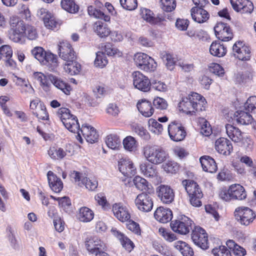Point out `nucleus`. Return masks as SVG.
Segmentation results:
<instances>
[{
    "label": "nucleus",
    "instance_id": "nucleus-1",
    "mask_svg": "<svg viewBox=\"0 0 256 256\" xmlns=\"http://www.w3.org/2000/svg\"><path fill=\"white\" fill-rule=\"evenodd\" d=\"M206 104L203 96L198 93L192 92L188 97L182 98L178 104V108L180 110L192 115L196 112L204 110Z\"/></svg>",
    "mask_w": 256,
    "mask_h": 256
},
{
    "label": "nucleus",
    "instance_id": "nucleus-2",
    "mask_svg": "<svg viewBox=\"0 0 256 256\" xmlns=\"http://www.w3.org/2000/svg\"><path fill=\"white\" fill-rule=\"evenodd\" d=\"M142 153L145 158L150 162L158 164L165 161L168 154L160 146L147 144L144 146Z\"/></svg>",
    "mask_w": 256,
    "mask_h": 256
},
{
    "label": "nucleus",
    "instance_id": "nucleus-3",
    "mask_svg": "<svg viewBox=\"0 0 256 256\" xmlns=\"http://www.w3.org/2000/svg\"><path fill=\"white\" fill-rule=\"evenodd\" d=\"M185 190L190 196L191 204L194 206H200L202 205L200 200L202 197V193L196 182L192 180H186L182 182Z\"/></svg>",
    "mask_w": 256,
    "mask_h": 256
},
{
    "label": "nucleus",
    "instance_id": "nucleus-4",
    "mask_svg": "<svg viewBox=\"0 0 256 256\" xmlns=\"http://www.w3.org/2000/svg\"><path fill=\"white\" fill-rule=\"evenodd\" d=\"M134 62L136 66L146 72H154L156 68L157 64L154 60L142 52H138L134 55Z\"/></svg>",
    "mask_w": 256,
    "mask_h": 256
},
{
    "label": "nucleus",
    "instance_id": "nucleus-5",
    "mask_svg": "<svg viewBox=\"0 0 256 256\" xmlns=\"http://www.w3.org/2000/svg\"><path fill=\"white\" fill-rule=\"evenodd\" d=\"M234 216L240 224L248 226L254 222L256 218V214L249 208L238 207L235 210Z\"/></svg>",
    "mask_w": 256,
    "mask_h": 256
},
{
    "label": "nucleus",
    "instance_id": "nucleus-6",
    "mask_svg": "<svg viewBox=\"0 0 256 256\" xmlns=\"http://www.w3.org/2000/svg\"><path fill=\"white\" fill-rule=\"evenodd\" d=\"M193 222L185 216H180L178 220L170 222V227L173 231L181 234H186L192 229Z\"/></svg>",
    "mask_w": 256,
    "mask_h": 256
},
{
    "label": "nucleus",
    "instance_id": "nucleus-7",
    "mask_svg": "<svg viewBox=\"0 0 256 256\" xmlns=\"http://www.w3.org/2000/svg\"><path fill=\"white\" fill-rule=\"evenodd\" d=\"M70 178L79 186H85L86 188L90 190H95L98 185L97 180L94 178H88L84 176L82 174L76 171H73L70 174Z\"/></svg>",
    "mask_w": 256,
    "mask_h": 256
},
{
    "label": "nucleus",
    "instance_id": "nucleus-8",
    "mask_svg": "<svg viewBox=\"0 0 256 256\" xmlns=\"http://www.w3.org/2000/svg\"><path fill=\"white\" fill-rule=\"evenodd\" d=\"M133 84L134 86L144 92H148L151 88V82L148 78L139 71L132 73Z\"/></svg>",
    "mask_w": 256,
    "mask_h": 256
},
{
    "label": "nucleus",
    "instance_id": "nucleus-9",
    "mask_svg": "<svg viewBox=\"0 0 256 256\" xmlns=\"http://www.w3.org/2000/svg\"><path fill=\"white\" fill-rule=\"evenodd\" d=\"M192 239L196 245L202 249L206 250L208 248L207 234L202 228H194L192 231Z\"/></svg>",
    "mask_w": 256,
    "mask_h": 256
},
{
    "label": "nucleus",
    "instance_id": "nucleus-10",
    "mask_svg": "<svg viewBox=\"0 0 256 256\" xmlns=\"http://www.w3.org/2000/svg\"><path fill=\"white\" fill-rule=\"evenodd\" d=\"M137 208L142 212H150L153 207V202L150 194L142 192L138 194L134 200Z\"/></svg>",
    "mask_w": 256,
    "mask_h": 256
},
{
    "label": "nucleus",
    "instance_id": "nucleus-11",
    "mask_svg": "<svg viewBox=\"0 0 256 256\" xmlns=\"http://www.w3.org/2000/svg\"><path fill=\"white\" fill-rule=\"evenodd\" d=\"M168 132L170 139L175 142L183 140L186 136L184 128L176 122H172L168 125Z\"/></svg>",
    "mask_w": 256,
    "mask_h": 256
},
{
    "label": "nucleus",
    "instance_id": "nucleus-12",
    "mask_svg": "<svg viewBox=\"0 0 256 256\" xmlns=\"http://www.w3.org/2000/svg\"><path fill=\"white\" fill-rule=\"evenodd\" d=\"M58 55L64 60L72 62L76 58V52L72 46L67 42H60L58 46Z\"/></svg>",
    "mask_w": 256,
    "mask_h": 256
},
{
    "label": "nucleus",
    "instance_id": "nucleus-13",
    "mask_svg": "<svg viewBox=\"0 0 256 256\" xmlns=\"http://www.w3.org/2000/svg\"><path fill=\"white\" fill-rule=\"evenodd\" d=\"M85 246L90 254L98 253L104 248V244L96 236L88 237L85 240Z\"/></svg>",
    "mask_w": 256,
    "mask_h": 256
},
{
    "label": "nucleus",
    "instance_id": "nucleus-14",
    "mask_svg": "<svg viewBox=\"0 0 256 256\" xmlns=\"http://www.w3.org/2000/svg\"><path fill=\"white\" fill-rule=\"evenodd\" d=\"M217 38L222 41H228L232 38V33L230 26L224 22L218 23L214 28Z\"/></svg>",
    "mask_w": 256,
    "mask_h": 256
},
{
    "label": "nucleus",
    "instance_id": "nucleus-15",
    "mask_svg": "<svg viewBox=\"0 0 256 256\" xmlns=\"http://www.w3.org/2000/svg\"><path fill=\"white\" fill-rule=\"evenodd\" d=\"M234 56L240 60L246 61L250 60V50L249 46H246L242 42H237L232 47Z\"/></svg>",
    "mask_w": 256,
    "mask_h": 256
},
{
    "label": "nucleus",
    "instance_id": "nucleus-16",
    "mask_svg": "<svg viewBox=\"0 0 256 256\" xmlns=\"http://www.w3.org/2000/svg\"><path fill=\"white\" fill-rule=\"evenodd\" d=\"M158 196L164 204H170L174 200V194L173 190L168 186L161 184L156 189Z\"/></svg>",
    "mask_w": 256,
    "mask_h": 256
},
{
    "label": "nucleus",
    "instance_id": "nucleus-17",
    "mask_svg": "<svg viewBox=\"0 0 256 256\" xmlns=\"http://www.w3.org/2000/svg\"><path fill=\"white\" fill-rule=\"evenodd\" d=\"M38 16L42 19L45 26L49 29L54 30L59 26V23L56 20L55 18L46 9L40 8L38 12Z\"/></svg>",
    "mask_w": 256,
    "mask_h": 256
},
{
    "label": "nucleus",
    "instance_id": "nucleus-18",
    "mask_svg": "<svg viewBox=\"0 0 256 256\" xmlns=\"http://www.w3.org/2000/svg\"><path fill=\"white\" fill-rule=\"evenodd\" d=\"M112 210L114 216L122 222H127L130 218L128 209L121 203L113 204Z\"/></svg>",
    "mask_w": 256,
    "mask_h": 256
},
{
    "label": "nucleus",
    "instance_id": "nucleus-19",
    "mask_svg": "<svg viewBox=\"0 0 256 256\" xmlns=\"http://www.w3.org/2000/svg\"><path fill=\"white\" fill-rule=\"evenodd\" d=\"M80 134L83 135L88 142L91 144L96 142L98 138V134L96 130L86 124L82 125L81 128H80ZM80 138V142H82V140L81 138Z\"/></svg>",
    "mask_w": 256,
    "mask_h": 256
},
{
    "label": "nucleus",
    "instance_id": "nucleus-20",
    "mask_svg": "<svg viewBox=\"0 0 256 256\" xmlns=\"http://www.w3.org/2000/svg\"><path fill=\"white\" fill-rule=\"evenodd\" d=\"M230 3L234 10L242 14H251L254 10L253 4L248 0H230Z\"/></svg>",
    "mask_w": 256,
    "mask_h": 256
},
{
    "label": "nucleus",
    "instance_id": "nucleus-21",
    "mask_svg": "<svg viewBox=\"0 0 256 256\" xmlns=\"http://www.w3.org/2000/svg\"><path fill=\"white\" fill-rule=\"evenodd\" d=\"M215 148L218 153L228 156L232 151V142L227 138H220L215 142Z\"/></svg>",
    "mask_w": 256,
    "mask_h": 256
},
{
    "label": "nucleus",
    "instance_id": "nucleus-22",
    "mask_svg": "<svg viewBox=\"0 0 256 256\" xmlns=\"http://www.w3.org/2000/svg\"><path fill=\"white\" fill-rule=\"evenodd\" d=\"M120 171L126 176L131 177L136 172V167L129 159L122 160L118 162Z\"/></svg>",
    "mask_w": 256,
    "mask_h": 256
},
{
    "label": "nucleus",
    "instance_id": "nucleus-23",
    "mask_svg": "<svg viewBox=\"0 0 256 256\" xmlns=\"http://www.w3.org/2000/svg\"><path fill=\"white\" fill-rule=\"evenodd\" d=\"M190 14L192 20L200 24L206 22L210 17L208 12L201 6L193 7Z\"/></svg>",
    "mask_w": 256,
    "mask_h": 256
},
{
    "label": "nucleus",
    "instance_id": "nucleus-24",
    "mask_svg": "<svg viewBox=\"0 0 256 256\" xmlns=\"http://www.w3.org/2000/svg\"><path fill=\"white\" fill-rule=\"evenodd\" d=\"M155 218L162 223H167L171 220L172 216V210L168 208L160 206L156 210L154 214Z\"/></svg>",
    "mask_w": 256,
    "mask_h": 256
},
{
    "label": "nucleus",
    "instance_id": "nucleus-25",
    "mask_svg": "<svg viewBox=\"0 0 256 256\" xmlns=\"http://www.w3.org/2000/svg\"><path fill=\"white\" fill-rule=\"evenodd\" d=\"M200 161L202 170L210 173L215 172L217 169V165L214 158L208 156H204L200 158Z\"/></svg>",
    "mask_w": 256,
    "mask_h": 256
},
{
    "label": "nucleus",
    "instance_id": "nucleus-26",
    "mask_svg": "<svg viewBox=\"0 0 256 256\" xmlns=\"http://www.w3.org/2000/svg\"><path fill=\"white\" fill-rule=\"evenodd\" d=\"M50 186L55 192H60L63 188V183L52 172L48 171L47 174Z\"/></svg>",
    "mask_w": 256,
    "mask_h": 256
},
{
    "label": "nucleus",
    "instance_id": "nucleus-27",
    "mask_svg": "<svg viewBox=\"0 0 256 256\" xmlns=\"http://www.w3.org/2000/svg\"><path fill=\"white\" fill-rule=\"evenodd\" d=\"M230 192L232 200H243L246 197L244 188L239 184L230 186Z\"/></svg>",
    "mask_w": 256,
    "mask_h": 256
},
{
    "label": "nucleus",
    "instance_id": "nucleus-28",
    "mask_svg": "<svg viewBox=\"0 0 256 256\" xmlns=\"http://www.w3.org/2000/svg\"><path fill=\"white\" fill-rule=\"evenodd\" d=\"M112 234L120 240L122 246L128 252H130L134 248V244L128 238L125 236L121 232L116 228L111 230Z\"/></svg>",
    "mask_w": 256,
    "mask_h": 256
},
{
    "label": "nucleus",
    "instance_id": "nucleus-29",
    "mask_svg": "<svg viewBox=\"0 0 256 256\" xmlns=\"http://www.w3.org/2000/svg\"><path fill=\"white\" fill-rule=\"evenodd\" d=\"M50 82L58 89L66 95H70L72 90L71 86L64 81L54 76H50L49 78Z\"/></svg>",
    "mask_w": 256,
    "mask_h": 256
},
{
    "label": "nucleus",
    "instance_id": "nucleus-30",
    "mask_svg": "<svg viewBox=\"0 0 256 256\" xmlns=\"http://www.w3.org/2000/svg\"><path fill=\"white\" fill-rule=\"evenodd\" d=\"M225 128L228 136L234 142H238L242 140V132L240 130L230 124H226Z\"/></svg>",
    "mask_w": 256,
    "mask_h": 256
},
{
    "label": "nucleus",
    "instance_id": "nucleus-31",
    "mask_svg": "<svg viewBox=\"0 0 256 256\" xmlns=\"http://www.w3.org/2000/svg\"><path fill=\"white\" fill-rule=\"evenodd\" d=\"M42 64L46 66L50 71H56L58 66L57 56L50 52H46Z\"/></svg>",
    "mask_w": 256,
    "mask_h": 256
},
{
    "label": "nucleus",
    "instance_id": "nucleus-32",
    "mask_svg": "<svg viewBox=\"0 0 256 256\" xmlns=\"http://www.w3.org/2000/svg\"><path fill=\"white\" fill-rule=\"evenodd\" d=\"M234 118L237 122L242 125H248L251 124L253 118L248 111L238 110L234 114Z\"/></svg>",
    "mask_w": 256,
    "mask_h": 256
},
{
    "label": "nucleus",
    "instance_id": "nucleus-33",
    "mask_svg": "<svg viewBox=\"0 0 256 256\" xmlns=\"http://www.w3.org/2000/svg\"><path fill=\"white\" fill-rule=\"evenodd\" d=\"M138 111L144 116L150 117L154 113L151 102L146 100H142L137 104Z\"/></svg>",
    "mask_w": 256,
    "mask_h": 256
},
{
    "label": "nucleus",
    "instance_id": "nucleus-34",
    "mask_svg": "<svg viewBox=\"0 0 256 256\" xmlns=\"http://www.w3.org/2000/svg\"><path fill=\"white\" fill-rule=\"evenodd\" d=\"M140 11L142 16L144 20L152 24H158L164 20V18L162 17L154 16L152 12L148 9L143 8L141 9Z\"/></svg>",
    "mask_w": 256,
    "mask_h": 256
},
{
    "label": "nucleus",
    "instance_id": "nucleus-35",
    "mask_svg": "<svg viewBox=\"0 0 256 256\" xmlns=\"http://www.w3.org/2000/svg\"><path fill=\"white\" fill-rule=\"evenodd\" d=\"M66 128L70 132L78 134V136H80V126L78 120L74 115L70 117L63 124Z\"/></svg>",
    "mask_w": 256,
    "mask_h": 256
},
{
    "label": "nucleus",
    "instance_id": "nucleus-36",
    "mask_svg": "<svg viewBox=\"0 0 256 256\" xmlns=\"http://www.w3.org/2000/svg\"><path fill=\"white\" fill-rule=\"evenodd\" d=\"M94 217V213L90 208L83 206L80 208L78 218L80 221L84 222H90Z\"/></svg>",
    "mask_w": 256,
    "mask_h": 256
},
{
    "label": "nucleus",
    "instance_id": "nucleus-37",
    "mask_svg": "<svg viewBox=\"0 0 256 256\" xmlns=\"http://www.w3.org/2000/svg\"><path fill=\"white\" fill-rule=\"evenodd\" d=\"M210 54L214 56L222 57L226 52L224 46L219 42H212L210 48Z\"/></svg>",
    "mask_w": 256,
    "mask_h": 256
},
{
    "label": "nucleus",
    "instance_id": "nucleus-38",
    "mask_svg": "<svg viewBox=\"0 0 256 256\" xmlns=\"http://www.w3.org/2000/svg\"><path fill=\"white\" fill-rule=\"evenodd\" d=\"M34 76L35 79L40 82L43 90L46 92L48 91L50 85V78H49L50 76L53 75L51 74L46 75L40 72H36L34 73Z\"/></svg>",
    "mask_w": 256,
    "mask_h": 256
},
{
    "label": "nucleus",
    "instance_id": "nucleus-39",
    "mask_svg": "<svg viewBox=\"0 0 256 256\" xmlns=\"http://www.w3.org/2000/svg\"><path fill=\"white\" fill-rule=\"evenodd\" d=\"M94 30L100 38L108 36L110 34V30L107 25L101 21H97L94 23Z\"/></svg>",
    "mask_w": 256,
    "mask_h": 256
},
{
    "label": "nucleus",
    "instance_id": "nucleus-40",
    "mask_svg": "<svg viewBox=\"0 0 256 256\" xmlns=\"http://www.w3.org/2000/svg\"><path fill=\"white\" fill-rule=\"evenodd\" d=\"M174 246L183 256H192L194 255L192 248L184 242L178 241L174 243Z\"/></svg>",
    "mask_w": 256,
    "mask_h": 256
},
{
    "label": "nucleus",
    "instance_id": "nucleus-41",
    "mask_svg": "<svg viewBox=\"0 0 256 256\" xmlns=\"http://www.w3.org/2000/svg\"><path fill=\"white\" fill-rule=\"evenodd\" d=\"M80 64L74 60L67 62L64 66V71L72 76L78 74L80 72Z\"/></svg>",
    "mask_w": 256,
    "mask_h": 256
},
{
    "label": "nucleus",
    "instance_id": "nucleus-42",
    "mask_svg": "<svg viewBox=\"0 0 256 256\" xmlns=\"http://www.w3.org/2000/svg\"><path fill=\"white\" fill-rule=\"evenodd\" d=\"M160 56L165 62L167 68L170 70H172L176 62V60L173 56L166 52H160Z\"/></svg>",
    "mask_w": 256,
    "mask_h": 256
},
{
    "label": "nucleus",
    "instance_id": "nucleus-43",
    "mask_svg": "<svg viewBox=\"0 0 256 256\" xmlns=\"http://www.w3.org/2000/svg\"><path fill=\"white\" fill-rule=\"evenodd\" d=\"M88 14L95 18L104 20L105 22H109L110 20V16L108 15L104 14L100 10L96 8L93 6H89L88 8Z\"/></svg>",
    "mask_w": 256,
    "mask_h": 256
},
{
    "label": "nucleus",
    "instance_id": "nucleus-44",
    "mask_svg": "<svg viewBox=\"0 0 256 256\" xmlns=\"http://www.w3.org/2000/svg\"><path fill=\"white\" fill-rule=\"evenodd\" d=\"M107 146L112 150H117L120 146V140L116 135L110 134L106 140Z\"/></svg>",
    "mask_w": 256,
    "mask_h": 256
},
{
    "label": "nucleus",
    "instance_id": "nucleus-45",
    "mask_svg": "<svg viewBox=\"0 0 256 256\" xmlns=\"http://www.w3.org/2000/svg\"><path fill=\"white\" fill-rule=\"evenodd\" d=\"M61 6L63 9L70 13H76L78 10V6L72 0H62Z\"/></svg>",
    "mask_w": 256,
    "mask_h": 256
},
{
    "label": "nucleus",
    "instance_id": "nucleus-46",
    "mask_svg": "<svg viewBox=\"0 0 256 256\" xmlns=\"http://www.w3.org/2000/svg\"><path fill=\"white\" fill-rule=\"evenodd\" d=\"M140 170L146 177L154 178L156 176V172L154 168L146 163H142L140 165Z\"/></svg>",
    "mask_w": 256,
    "mask_h": 256
},
{
    "label": "nucleus",
    "instance_id": "nucleus-47",
    "mask_svg": "<svg viewBox=\"0 0 256 256\" xmlns=\"http://www.w3.org/2000/svg\"><path fill=\"white\" fill-rule=\"evenodd\" d=\"M48 154L52 158L59 160L64 158L66 155V152L62 148L52 147L48 150Z\"/></svg>",
    "mask_w": 256,
    "mask_h": 256
},
{
    "label": "nucleus",
    "instance_id": "nucleus-48",
    "mask_svg": "<svg viewBox=\"0 0 256 256\" xmlns=\"http://www.w3.org/2000/svg\"><path fill=\"white\" fill-rule=\"evenodd\" d=\"M24 30L20 28H12L9 32V38L15 42H20L24 36Z\"/></svg>",
    "mask_w": 256,
    "mask_h": 256
},
{
    "label": "nucleus",
    "instance_id": "nucleus-49",
    "mask_svg": "<svg viewBox=\"0 0 256 256\" xmlns=\"http://www.w3.org/2000/svg\"><path fill=\"white\" fill-rule=\"evenodd\" d=\"M32 114L38 120H47L48 119V114L46 107L43 103H40L38 109L36 111H33Z\"/></svg>",
    "mask_w": 256,
    "mask_h": 256
},
{
    "label": "nucleus",
    "instance_id": "nucleus-50",
    "mask_svg": "<svg viewBox=\"0 0 256 256\" xmlns=\"http://www.w3.org/2000/svg\"><path fill=\"white\" fill-rule=\"evenodd\" d=\"M108 63V60L104 52H98L96 53V58L94 64L96 67L103 68Z\"/></svg>",
    "mask_w": 256,
    "mask_h": 256
},
{
    "label": "nucleus",
    "instance_id": "nucleus-51",
    "mask_svg": "<svg viewBox=\"0 0 256 256\" xmlns=\"http://www.w3.org/2000/svg\"><path fill=\"white\" fill-rule=\"evenodd\" d=\"M123 145L126 150L132 152L136 149V142L132 136H128L123 140Z\"/></svg>",
    "mask_w": 256,
    "mask_h": 256
},
{
    "label": "nucleus",
    "instance_id": "nucleus-52",
    "mask_svg": "<svg viewBox=\"0 0 256 256\" xmlns=\"http://www.w3.org/2000/svg\"><path fill=\"white\" fill-rule=\"evenodd\" d=\"M150 130L156 134H160L163 130L162 125L154 119H150L148 120Z\"/></svg>",
    "mask_w": 256,
    "mask_h": 256
},
{
    "label": "nucleus",
    "instance_id": "nucleus-53",
    "mask_svg": "<svg viewBox=\"0 0 256 256\" xmlns=\"http://www.w3.org/2000/svg\"><path fill=\"white\" fill-rule=\"evenodd\" d=\"M104 53L109 56L115 57H120L122 55V52L110 44H108L105 46Z\"/></svg>",
    "mask_w": 256,
    "mask_h": 256
},
{
    "label": "nucleus",
    "instance_id": "nucleus-54",
    "mask_svg": "<svg viewBox=\"0 0 256 256\" xmlns=\"http://www.w3.org/2000/svg\"><path fill=\"white\" fill-rule=\"evenodd\" d=\"M32 55L42 64L46 52L42 47H35L31 51Z\"/></svg>",
    "mask_w": 256,
    "mask_h": 256
},
{
    "label": "nucleus",
    "instance_id": "nucleus-55",
    "mask_svg": "<svg viewBox=\"0 0 256 256\" xmlns=\"http://www.w3.org/2000/svg\"><path fill=\"white\" fill-rule=\"evenodd\" d=\"M158 232L168 242H172L176 239V236L175 234L164 228H160Z\"/></svg>",
    "mask_w": 256,
    "mask_h": 256
},
{
    "label": "nucleus",
    "instance_id": "nucleus-56",
    "mask_svg": "<svg viewBox=\"0 0 256 256\" xmlns=\"http://www.w3.org/2000/svg\"><path fill=\"white\" fill-rule=\"evenodd\" d=\"M133 182L136 188L140 190H146L148 188V182L140 176H136Z\"/></svg>",
    "mask_w": 256,
    "mask_h": 256
},
{
    "label": "nucleus",
    "instance_id": "nucleus-57",
    "mask_svg": "<svg viewBox=\"0 0 256 256\" xmlns=\"http://www.w3.org/2000/svg\"><path fill=\"white\" fill-rule=\"evenodd\" d=\"M24 33L30 40H35L38 36L36 28L30 25L24 26Z\"/></svg>",
    "mask_w": 256,
    "mask_h": 256
},
{
    "label": "nucleus",
    "instance_id": "nucleus-58",
    "mask_svg": "<svg viewBox=\"0 0 256 256\" xmlns=\"http://www.w3.org/2000/svg\"><path fill=\"white\" fill-rule=\"evenodd\" d=\"M212 253L214 256H232L230 250L224 246L213 248Z\"/></svg>",
    "mask_w": 256,
    "mask_h": 256
},
{
    "label": "nucleus",
    "instance_id": "nucleus-59",
    "mask_svg": "<svg viewBox=\"0 0 256 256\" xmlns=\"http://www.w3.org/2000/svg\"><path fill=\"white\" fill-rule=\"evenodd\" d=\"M56 114L60 118L62 124L64 122L65 120H66L73 115L70 114V110L66 108H59L56 112Z\"/></svg>",
    "mask_w": 256,
    "mask_h": 256
},
{
    "label": "nucleus",
    "instance_id": "nucleus-60",
    "mask_svg": "<svg viewBox=\"0 0 256 256\" xmlns=\"http://www.w3.org/2000/svg\"><path fill=\"white\" fill-rule=\"evenodd\" d=\"M244 108L248 112H254L256 110V96H250L245 102Z\"/></svg>",
    "mask_w": 256,
    "mask_h": 256
},
{
    "label": "nucleus",
    "instance_id": "nucleus-61",
    "mask_svg": "<svg viewBox=\"0 0 256 256\" xmlns=\"http://www.w3.org/2000/svg\"><path fill=\"white\" fill-rule=\"evenodd\" d=\"M120 3L122 8L128 10H135L137 6V0H120Z\"/></svg>",
    "mask_w": 256,
    "mask_h": 256
},
{
    "label": "nucleus",
    "instance_id": "nucleus-62",
    "mask_svg": "<svg viewBox=\"0 0 256 256\" xmlns=\"http://www.w3.org/2000/svg\"><path fill=\"white\" fill-rule=\"evenodd\" d=\"M51 198L58 202L59 206L64 210H66L71 205V202L70 198L66 196L62 198H56L54 196H51Z\"/></svg>",
    "mask_w": 256,
    "mask_h": 256
},
{
    "label": "nucleus",
    "instance_id": "nucleus-63",
    "mask_svg": "<svg viewBox=\"0 0 256 256\" xmlns=\"http://www.w3.org/2000/svg\"><path fill=\"white\" fill-rule=\"evenodd\" d=\"M163 168L165 171L170 173H176L178 170V164L172 161H168L163 164Z\"/></svg>",
    "mask_w": 256,
    "mask_h": 256
},
{
    "label": "nucleus",
    "instance_id": "nucleus-64",
    "mask_svg": "<svg viewBox=\"0 0 256 256\" xmlns=\"http://www.w3.org/2000/svg\"><path fill=\"white\" fill-rule=\"evenodd\" d=\"M211 72L218 76H223L224 74V70L223 68L218 64H212L209 67Z\"/></svg>",
    "mask_w": 256,
    "mask_h": 256
}]
</instances>
